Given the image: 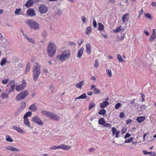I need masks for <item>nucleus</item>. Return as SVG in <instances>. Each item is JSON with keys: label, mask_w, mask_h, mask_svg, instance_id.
I'll return each instance as SVG.
<instances>
[{"label": "nucleus", "mask_w": 156, "mask_h": 156, "mask_svg": "<svg viewBox=\"0 0 156 156\" xmlns=\"http://www.w3.org/2000/svg\"><path fill=\"white\" fill-rule=\"evenodd\" d=\"M29 109L32 112H35L37 110V108L35 104H33L29 107Z\"/></svg>", "instance_id": "19"}, {"label": "nucleus", "mask_w": 156, "mask_h": 156, "mask_svg": "<svg viewBox=\"0 0 156 156\" xmlns=\"http://www.w3.org/2000/svg\"><path fill=\"white\" fill-rule=\"evenodd\" d=\"M117 57L119 62H122L123 61V59L122 58L120 55L119 54H118L117 55Z\"/></svg>", "instance_id": "44"}, {"label": "nucleus", "mask_w": 156, "mask_h": 156, "mask_svg": "<svg viewBox=\"0 0 156 156\" xmlns=\"http://www.w3.org/2000/svg\"><path fill=\"white\" fill-rule=\"evenodd\" d=\"M22 10L21 8L16 9L15 12V13L17 15H20L22 14Z\"/></svg>", "instance_id": "30"}, {"label": "nucleus", "mask_w": 156, "mask_h": 156, "mask_svg": "<svg viewBox=\"0 0 156 156\" xmlns=\"http://www.w3.org/2000/svg\"><path fill=\"white\" fill-rule=\"evenodd\" d=\"M34 3V1L32 0H29L25 4V6L27 7H29L32 6Z\"/></svg>", "instance_id": "23"}, {"label": "nucleus", "mask_w": 156, "mask_h": 156, "mask_svg": "<svg viewBox=\"0 0 156 156\" xmlns=\"http://www.w3.org/2000/svg\"><path fill=\"white\" fill-rule=\"evenodd\" d=\"M84 48L83 47H81L80 49L78 51L77 57L78 58H80L83 54Z\"/></svg>", "instance_id": "17"}, {"label": "nucleus", "mask_w": 156, "mask_h": 156, "mask_svg": "<svg viewBox=\"0 0 156 156\" xmlns=\"http://www.w3.org/2000/svg\"><path fill=\"white\" fill-rule=\"evenodd\" d=\"M104 126L105 127H108V128L110 129L111 128V125L109 123L105 122L104 125Z\"/></svg>", "instance_id": "45"}, {"label": "nucleus", "mask_w": 156, "mask_h": 156, "mask_svg": "<svg viewBox=\"0 0 156 156\" xmlns=\"http://www.w3.org/2000/svg\"><path fill=\"white\" fill-rule=\"evenodd\" d=\"M155 35L151 34L149 39V41L150 42L153 41L155 39Z\"/></svg>", "instance_id": "38"}, {"label": "nucleus", "mask_w": 156, "mask_h": 156, "mask_svg": "<svg viewBox=\"0 0 156 156\" xmlns=\"http://www.w3.org/2000/svg\"><path fill=\"white\" fill-rule=\"evenodd\" d=\"M123 30V29L122 28L121 26H120L116 28V29L113 30V31L115 33H118L121 31H122Z\"/></svg>", "instance_id": "29"}, {"label": "nucleus", "mask_w": 156, "mask_h": 156, "mask_svg": "<svg viewBox=\"0 0 156 156\" xmlns=\"http://www.w3.org/2000/svg\"><path fill=\"white\" fill-rule=\"evenodd\" d=\"M119 116L121 118H123L125 116L123 112H121L119 114Z\"/></svg>", "instance_id": "57"}, {"label": "nucleus", "mask_w": 156, "mask_h": 156, "mask_svg": "<svg viewBox=\"0 0 156 156\" xmlns=\"http://www.w3.org/2000/svg\"><path fill=\"white\" fill-rule=\"evenodd\" d=\"M104 27L102 23H99L98 24V29L101 31H103L104 30Z\"/></svg>", "instance_id": "31"}, {"label": "nucleus", "mask_w": 156, "mask_h": 156, "mask_svg": "<svg viewBox=\"0 0 156 156\" xmlns=\"http://www.w3.org/2000/svg\"><path fill=\"white\" fill-rule=\"evenodd\" d=\"M27 14L29 16L32 17L35 15V11L32 9H29L27 12Z\"/></svg>", "instance_id": "10"}, {"label": "nucleus", "mask_w": 156, "mask_h": 156, "mask_svg": "<svg viewBox=\"0 0 156 156\" xmlns=\"http://www.w3.org/2000/svg\"><path fill=\"white\" fill-rule=\"evenodd\" d=\"M149 154L151 156H155L156 153L154 152L151 151L149 152Z\"/></svg>", "instance_id": "56"}, {"label": "nucleus", "mask_w": 156, "mask_h": 156, "mask_svg": "<svg viewBox=\"0 0 156 156\" xmlns=\"http://www.w3.org/2000/svg\"><path fill=\"white\" fill-rule=\"evenodd\" d=\"M141 97V99L142 102H143L144 101L145 96L144 94H140Z\"/></svg>", "instance_id": "59"}, {"label": "nucleus", "mask_w": 156, "mask_h": 156, "mask_svg": "<svg viewBox=\"0 0 156 156\" xmlns=\"http://www.w3.org/2000/svg\"><path fill=\"white\" fill-rule=\"evenodd\" d=\"M32 121L39 126H43L44 123L42 121L39 117L36 116L32 118Z\"/></svg>", "instance_id": "8"}, {"label": "nucleus", "mask_w": 156, "mask_h": 156, "mask_svg": "<svg viewBox=\"0 0 156 156\" xmlns=\"http://www.w3.org/2000/svg\"><path fill=\"white\" fill-rule=\"evenodd\" d=\"M30 65L29 62H28L27 64L26 70L25 72V74H27L30 71Z\"/></svg>", "instance_id": "24"}, {"label": "nucleus", "mask_w": 156, "mask_h": 156, "mask_svg": "<svg viewBox=\"0 0 156 156\" xmlns=\"http://www.w3.org/2000/svg\"><path fill=\"white\" fill-rule=\"evenodd\" d=\"M27 41L30 42L32 43V44H34L35 42L34 41L32 38H27Z\"/></svg>", "instance_id": "49"}, {"label": "nucleus", "mask_w": 156, "mask_h": 156, "mask_svg": "<svg viewBox=\"0 0 156 156\" xmlns=\"http://www.w3.org/2000/svg\"><path fill=\"white\" fill-rule=\"evenodd\" d=\"M129 16V14L128 13H126L123 16L122 20L124 23H125L126 21H128Z\"/></svg>", "instance_id": "18"}, {"label": "nucleus", "mask_w": 156, "mask_h": 156, "mask_svg": "<svg viewBox=\"0 0 156 156\" xmlns=\"http://www.w3.org/2000/svg\"><path fill=\"white\" fill-rule=\"evenodd\" d=\"M130 134H129V133H127L125 135L124 138H126L129 137L130 136Z\"/></svg>", "instance_id": "61"}, {"label": "nucleus", "mask_w": 156, "mask_h": 156, "mask_svg": "<svg viewBox=\"0 0 156 156\" xmlns=\"http://www.w3.org/2000/svg\"><path fill=\"white\" fill-rule=\"evenodd\" d=\"M71 146H67L64 144H62L58 146L59 149H61L63 150H68L70 149L71 148Z\"/></svg>", "instance_id": "14"}, {"label": "nucleus", "mask_w": 156, "mask_h": 156, "mask_svg": "<svg viewBox=\"0 0 156 156\" xmlns=\"http://www.w3.org/2000/svg\"><path fill=\"white\" fill-rule=\"evenodd\" d=\"M90 87L91 89V90H93L94 93L96 94H100L101 93L100 90L96 87V85H91Z\"/></svg>", "instance_id": "13"}, {"label": "nucleus", "mask_w": 156, "mask_h": 156, "mask_svg": "<svg viewBox=\"0 0 156 156\" xmlns=\"http://www.w3.org/2000/svg\"><path fill=\"white\" fill-rule=\"evenodd\" d=\"M95 106V105L94 102L92 101L91 102L89 105V109H91L93 108Z\"/></svg>", "instance_id": "41"}, {"label": "nucleus", "mask_w": 156, "mask_h": 156, "mask_svg": "<svg viewBox=\"0 0 156 156\" xmlns=\"http://www.w3.org/2000/svg\"><path fill=\"white\" fill-rule=\"evenodd\" d=\"M146 118L144 116H140L137 117L136 120L139 123L145 120Z\"/></svg>", "instance_id": "22"}, {"label": "nucleus", "mask_w": 156, "mask_h": 156, "mask_svg": "<svg viewBox=\"0 0 156 156\" xmlns=\"http://www.w3.org/2000/svg\"><path fill=\"white\" fill-rule=\"evenodd\" d=\"M70 55V52L69 50H65L60 55H57L56 58L58 61L62 62L69 59Z\"/></svg>", "instance_id": "2"}, {"label": "nucleus", "mask_w": 156, "mask_h": 156, "mask_svg": "<svg viewBox=\"0 0 156 156\" xmlns=\"http://www.w3.org/2000/svg\"><path fill=\"white\" fill-rule=\"evenodd\" d=\"M6 140L8 142H13V140L12 139L10 136L9 135H7L6 136Z\"/></svg>", "instance_id": "39"}, {"label": "nucleus", "mask_w": 156, "mask_h": 156, "mask_svg": "<svg viewBox=\"0 0 156 156\" xmlns=\"http://www.w3.org/2000/svg\"><path fill=\"white\" fill-rule=\"evenodd\" d=\"M49 89L50 90V92L53 94L54 93V86L52 85H50L49 87Z\"/></svg>", "instance_id": "46"}, {"label": "nucleus", "mask_w": 156, "mask_h": 156, "mask_svg": "<svg viewBox=\"0 0 156 156\" xmlns=\"http://www.w3.org/2000/svg\"><path fill=\"white\" fill-rule=\"evenodd\" d=\"M86 50L87 53L90 55L91 52V46L90 44L87 43L86 44Z\"/></svg>", "instance_id": "12"}, {"label": "nucleus", "mask_w": 156, "mask_h": 156, "mask_svg": "<svg viewBox=\"0 0 156 156\" xmlns=\"http://www.w3.org/2000/svg\"><path fill=\"white\" fill-rule=\"evenodd\" d=\"M133 137H130L128 139L124 141V143H130L133 140Z\"/></svg>", "instance_id": "40"}, {"label": "nucleus", "mask_w": 156, "mask_h": 156, "mask_svg": "<svg viewBox=\"0 0 156 156\" xmlns=\"http://www.w3.org/2000/svg\"><path fill=\"white\" fill-rule=\"evenodd\" d=\"M87 97V96L86 95V94L83 93L82 94V95H80L79 97L76 98H75V99H84L85 98Z\"/></svg>", "instance_id": "34"}, {"label": "nucleus", "mask_w": 156, "mask_h": 156, "mask_svg": "<svg viewBox=\"0 0 156 156\" xmlns=\"http://www.w3.org/2000/svg\"><path fill=\"white\" fill-rule=\"evenodd\" d=\"M143 12V10L142 9H141V10L140 11V12H139V17L142 14Z\"/></svg>", "instance_id": "63"}, {"label": "nucleus", "mask_w": 156, "mask_h": 156, "mask_svg": "<svg viewBox=\"0 0 156 156\" xmlns=\"http://www.w3.org/2000/svg\"><path fill=\"white\" fill-rule=\"evenodd\" d=\"M84 83V81H83V80L82 81H81L80 82L76 83V87L78 88H81L82 86L83 85Z\"/></svg>", "instance_id": "26"}, {"label": "nucleus", "mask_w": 156, "mask_h": 156, "mask_svg": "<svg viewBox=\"0 0 156 156\" xmlns=\"http://www.w3.org/2000/svg\"><path fill=\"white\" fill-rule=\"evenodd\" d=\"M7 62V59L5 58H3L0 63L1 66L4 65Z\"/></svg>", "instance_id": "36"}, {"label": "nucleus", "mask_w": 156, "mask_h": 156, "mask_svg": "<svg viewBox=\"0 0 156 156\" xmlns=\"http://www.w3.org/2000/svg\"><path fill=\"white\" fill-rule=\"evenodd\" d=\"M83 42L84 40L82 39H80L77 41L78 44L79 45H80Z\"/></svg>", "instance_id": "47"}, {"label": "nucleus", "mask_w": 156, "mask_h": 156, "mask_svg": "<svg viewBox=\"0 0 156 156\" xmlns=\"http://www.w3.org/2000/svg\"><path fill=\"white\" fill-rule=\"evenodd\" d=\"M50 149L51 150H55L56 149H59L58 146H53L51 147H50Z\"/></svg>", "instance_id": "50"}, {"label": "nucleus", "mask_w": 156, "mask_h": 156, "mask_svg": "<svg viewBox=\"0 0 156 156\" xmlns=\"http://www.w3.org/2000/svg\"><path fill=\"white\" fill-rule=\"evenodd\" d=\"M40 66L39 63H35L32 68L33 78L35 81H36L40 74Z\"/></svg>", "instance_id": "1"}, {"label": "nucleus", "mask_w": 156, "mask_h": 156, "mask_svg": "<svg viewBox=\"0 0 156 156\" xmlns=\"http://www.w3.org/2000/svg\"><path fill=\"white\" fill-rule=\"evenodd\" d=\"M41 113L44 115L54 121H58L60 119L59 116L52 112L44 110L41 112Z\"/></svg>", "instance_id": "4"}, {"label": "nucleus", "mask_w": 156, "mask_h": 156, "mask_svg": "<svg viewBox=\"0 0 156 156\" xmlns=\"http://www.w3.org/2000/svg\"><path fill=\"white\" fill-rule=\"evenodd\" d=\"M105 122V121L104 118H101L98 121V123L99 124L101 125H104Z\"/></svg>", "instance_id": "27"}, {"label": "nucleus", "mask_w": 156, "mask_h": 156, "mask_svg": "<svg viewBox=\"0 0 156 156\" xmlns=\"http://www.w3.org/2000/svg\"><path fill=\"white\" fill-rule=\"evenodd\" d=\"M28 94V91L27 90H25L22 91L16 96V99L17 101H21L25 98Z\"/></svg>", "instance_id": "6"}, {"label": "nucleus", "mask_w": 156, "mask_h": 156, "mask_svg": "<svg viewBox=\"0 0 156 156\" xmlns=\"http://www.w3.org/2000/svg\"><path fill=\"white\" fill-rule=\"evenodd\" d=\"M151 6L153 7H155L156 6V2H152L151 3Z\"/></svg>", "instance_id": "64"}, {"label": "nucleus", "mask_w": 156, "mask_h": 156, "mask_svg": "<svg viewBox=\"0 0 156 156\" xmlns=\"http://www.w3.org/2000/svg\"><path fill=\"white\" fill-rule=\"evenodd\" d=\"M26 23L31 29L36 30H39L40 29L39 24L33 20H27Z\"/></svg>", "instance_id": "5"}, {"label": "nucleus", "mask_w": 156, "mask_h": 156, "mask_svg": "<svg viewBox=\"0 0 156 156\" xmlns=\"http://www.w3.org/2000/svg\"><path fill=\"white\" fill-rule=\"evenodd\" d=\"M6 148L7 150L12 151L18 152L20 151V150L17 148L12 146H8L6 147Z\"/></svg>", "instance_id": "20"}, {"label": "nucleus", "mask_w": 156, "mask_h": 156, "mask_svg": "<svg viewBox=\"0 0 156 156\" xmlns=\"http://www.w3.org/2000/svg\"><path fill=\"white\" fill-rule=\"evenodd\" d=\"M145 16L146 17H147V18H148L149 19H151V16L150 14H145Z\"/></svg>", "instance_id": "60"}, {"label": "nucleus", "mask_w": 156, "mask_h": 156, "mask_svg": "<svg viewBox=\"0 0 156 156\" xmlns=\"http://www.w3.org/2000/svg\"><path fill=\"white\" fill-rule=\"evenodd\" d=\"M106 73L109 77H111L112 76L111 71L110 70H106Z\"/></svg>", "instance_id": "42"}, {"label": "nucleus", "mask_w": 156, "mask_h": 156, "mask_svg": "<svg viewBox=\"0 0 156 156\" xmlns=\"http://www.w3.org/2000/svg\"><path fill=\"white\" fill-rule=\"evenodd\" d=\"M26 105V104L25 101H22L20 103V107L24 109L25 108Z\"/></svg>", "instance_id": "37"}, {"label": "nucleus", "mask_w": 156, "mask_h": 156, "mask_svg": "<svg viewBox=\"0 0 156 156\" xmlns=\"http://www.w3.org/2000/svg\"><path fill=\"white\" fill-rule=\"evenodd\" d=\"M109 105V102L106 101H105L102 103H100V106L101 108H104Z\"/></svg>", "instance_id": "21"}, {"label": "nucleus", "mask_w": 156, "mask_h": 156, "mask_svg": "<svg viewBox=\"0 0 156 156\" xmlns=\"http://www.w3.org/2000/svg\"><path fill=\"white\" fill-rule=\"evenodd\" d=\"M57 14H58V15H60L62 13V11L60 9H58L57 10Z\"/></svg>", "instance_id": "58"}, {"label": "nucleus", "mask_w": 156, "mask_h": 156, "mask_svg": "<svg viewBox=\"0 0 156 156\" xmlns=\"http://www.w3.org/2000/svg\"><path fill=\"white\" fill-rule=\"evenodd\" d=\"M47 34V32L45 30L43 31L42 33V35L43 37L44 38H45L46 37Z\"/></svg>", "instance_id": "54"}, {"label": "nucleus", "mask_w": 156, "mask_h": 156, "mask_svg": "<svg viewBox=\"0 0 156 156\" xmlns=\"http://www.w3.org/2000/svg\"><path fill=\"white\" fill-rule=\"evenodd\" d=\"M9 79L7 78L5 80H3L2 83L3 84H6L9 82Z\"/></svg>", "instance_id": "48"}, {"label": "nucleus", "mask_w": 156, "mask_h": 156, "mask_svg": "<svg viewBox=\"0 0 156 156\" xmlns=\"http://www.w3.org/2000/svg\"><path fill=\"white\" fill-rule=\"evenodd\" d=\"M23 121L24 123L26 125V126H28V127H30V123L29 122L28 119L27 118H23Z\"/></svg>", "instance_id": "25"}, {"label": "nucleus", "mask_w": 156, "mask_h": 156, "mask_svg": "<svg viewBox=\"0 0 156 156\" xmlns=\"http://www.w3.org/2000/svg\"><path fill=\"white\" fill-rule=\"evenodd\" d=\"M15 85V82L14 80H11L8 83L7 86L9 87V93H11L14 88Z\"/></svg>", "instance_id": "9"}, {"label": "nucleus", "mask_w": 156, "mask_h": 156, "mask_svg": "<svg viewBox=\"0 0 156 156\" xmlns=\"http://www.w3.org/2000/svg\"><path fill=\"white\" fill-rule=\"evenodd\" d=\"M81 19L82 21V22H83V23H86V19L85 17L84 16H82L81 17Z\"/></svg>", "instance_id": "53"}, {"label": "nucleus", "mask_w": 156, "mask_h": 156, "mask_svg": "<svg viewBox=\"0 0 156 156\" xmlns=\"http://www.w3.org/2000/svg\"><path fill=\"white\" fill-rule=\"evenodd\" d=\"M57 46L53 42H50L48 44L47 48V52L48 56L51 57H53L56 52Z\"/></svg>", "instance_id": "3"}, {"label": "nucleus", "mask_w": 156, "mask_h": 156, "mask_svg": "<svg viewBox=\"0 0 156 156\" xmlns=\"http://www.w3.org/2000/svg\"><path fill=\"white\" fill-rule=\"evenodd\" d=\"M98 60H95V63L94 64V67H95L96 68H97L98 67Z\"/></svg>", "instance_id": "52"}, {"label": "nucleus", "mask_w": 156, "mask_h": 156, "mask_svg": "<svg viewBox=\"0 0 156 156\" xmlns=\"http://www.w3.org/2000/svg\"><path fill=\"white\" fill-rule=\"evenodd\" d=\"M97 116V113L95 114L90 117V121H92L94 119L96 118Z\"/></svg>", "instance_id": "43"}, {"label": "nucleus", "mask_w": 156, "mask_h": 156, "mask_svg": "<svg viewBox=\"0 0 156 156\" xmlns=\"http://www.w3.org/2000/svg\"><path fill=\"white\" fill-rule=\"evenodd\" d=\"M25 83L21 84L17 86L16 87V90L18 91H20L23 90L25 88Z\"/></svg>", "instance_id": "15"}, {"label": "nucleus", "mask_w": 156, "mask_h": 156, "mask_svg": "<svg viewBox=\"0 0 156 156\" xmlns=\"http://www.w3.org/2000/svg\"><path fill=\"white\" fill-rule=\"evenodd\" d=\"M32 114L31 112L29 111L26 113L23 116V118H27L28 117L30 116Z\"/></svg>", "instance_id": "33"}, {"label": "nucleus", "mask_w": 156, "mask_h": 156, "mask_svg": "<svg viewBox=\"0 0 156 156\" xmlns=\"http://www.w3.org/2000/svg\"><path fill=\"white\" fill-rule=\"evenodd\" d=\"M122 106V105L120 103H118L116 104L115 106V108L116 109H117L121 107Z\"/></svg>", "instance_id": "51"}, {"label": "nucleus", "mask_w": 156, "mask_h": 156, "mask_svg": "<svg viewBox=\"0 0 156 156\" xmlns=\"http://www.w3.org/2000/svg\"><path fill=\"white\" fill-rule=\"evenodd\" d=\"M10 93H9V91L8 93H3L1 94V96L2 98L4 99L6 98H8V95Z\"/></svg>", "instance_id": "35"}, {"label": "nucleus", "mask_w": 156, "mask_h": 156, "mask_svg": "<svg viewBox=\"0 0 156 156\" xmlns=\"http://www.w3.org/2000/svg\"><path fill=\"white\" fill-rule=\"evenodd\" d=\"M106 113V111L103 108L100 109L99 111L98 112V113L100 115H104Z\"/></svg>", "instance_id": "32"}, {"label": "nucleus", "mask_w": 156, "mask_h": 156, "mask_svg": "<svg viewBox=\"0 0 156 156\" xmlns=\"http://www.w3.org/2000/svg\"><path fill=\"white\" fill-rule=\"evenodd\" d=\"M92 29L90 27H88L86 28V31L85 32L86 34L87 35H89Z\"/></svg>", "instance_id": "28"}, {"label": "nucleus", "mask_w": 156, "mask_h": 156, "mask_svg": "<svg viewBox=\"0 0 156 156\" xmlns=\"http://www.w3.org/2000/svg\"><path fill=\"white\" fill-rule=\"evenodd\" d=\"M48 7L44 4H41L39 5L38 10L41 13H45L48 11Z\"/></svg>", "instance_id": "7"}, {"label": "nucleus", "mask_w": 156, "mask_h": 156, "mask_svg": "<svg viewBox=\"0 0 156 156\" xmlns=\"http://www.w3.org/2000/svg\"><path fill=\"white\" fill-rule=\"evenodd\" d=\"M12 128L16 130L20 133H24V131L19 126H13Z\"/></svg>", "instance_id": "16"}, {"label": "nucleus", "mask_w": 156, "mask_h": 156, "mask_svg": "<svg viewBox=\"0 0 156 156\" xmlns=\"http://www.w3.org/2000/svg\"><path fill=\"white\" fill-rule=\"evenodd\" d=\"M132 121V120L130 119H128L126 121V124H129Z\"/></svg>", "instance_id": "62"}, {"label": "nucleus", "mask_w": 156, "mask_h": 156, "mask_svg": "<svg viewBox=\"0 0 156 156\" xmlns=\"http://www.w3.org/2000/svg\"><path fill=\"white\" fill-rule=\"evenodd\" d=\"M112 135H115V137H119V133L120 131L119 130H116V129H115L114 127H113L112 128Z\"/></svg>", "instance_id": "11"}, {"label": "nucleus", "mask_w": 156, "mask_h": 156, "mask_svg": "<svg viewBox=\"0 0 156 156\" xmlns=\"http://www.w3.org/2000/svg\"><path fill=\"white\" fill-rule=\"evenodd\" d=\"M93 26L94 28H96L97 26V24L96 22L95 19H94L93 20Z\"/></svg>", "instance_id": "55"}]
</instances>
